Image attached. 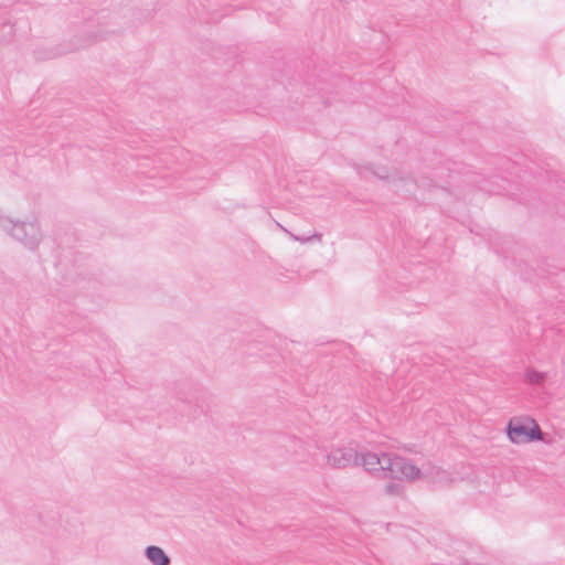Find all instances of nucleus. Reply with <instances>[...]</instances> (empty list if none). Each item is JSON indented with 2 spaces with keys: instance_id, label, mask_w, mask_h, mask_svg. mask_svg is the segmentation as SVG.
<instances>
[{
  "instance_id": "f257e3e1",
  "label": "nucleus",
  "mask_w": 565,
  "mask_h": 565,
  "mask_svg": "<svg viewBox=\"0 0 565 565\" xmlns=\"http://www.w3.org/2000/svg\"><path fill=\"white\" fill-rule=\"evenodd\" d=\"M384 471L381 478H390L396 481H415L420 478L422 470L407 458L395 454H388L382 458Z\"/></svg>"
},
{
  "instance_id": "f03ea898",
  "label": "nucleus",
  "mask_w": 565,
  "mask_h": 565,
  "mask_svg": "<svg viewBox=\"0 0 565 565\" xmlns=\"http://www.w3.org/2000/svg\"><path fill=\"white\" fill-rule=\"evenodd\" d=\"M2 230L30 250H35L42 241V232L38 222H15L9 218L4 220Z\"/></svg>"
},
{
  "instance_id": "7ed1b4c3",
  "label": "nucleus",
  "mask_w": 565,
  "mask_h": 565,
  "mask_svg": "<svg viewBox=\"0 0 565 565\" xmlns=\"http://www.w3.org/2000/svg\"><path fill=\"white\" fill-rule=\"evenodd\" d=\"M507 434L513 444L542 440L541 428L534 419H529L526 423L511 419L507 426Z\"/></svg>"
},
{
  "instance_id": "20e7f679",
  "label": "nucleus",
  "mask_w": 565,
  "mask_h": 565,
  "mask_svg": "<svg viewBox=\"0 0 565 565\" xmlns=\"http://www.w3.org/2000/svg\"><path fill=\"white\" fill-rule=\"evenodd\" d=\"M328 462L338 469L360 466V452L351 446H342L328 455Z\"/></svg>"
},
{
  "instance_id": "39448f33",
  "label": "nucleus",
  "mask_w": 565,
  "mask_h": 565,
  "mask_svg": "<svg viewBox=\"0 0 565 565\" xmlns=\"http://www.w3.org/2000/svg\"><path fill=\"white\" fill-rule=\"evenodd\" d=\"M387 456L388 452H361L360 465L363 466L370 473L376 477H382L384 471V463H382V458Z\"/></svg>"
},
{
  "instance_id": "423d86ee",
  "label": "nucleus",
  "mask_w": 565,
  "mask_h": 565,
  "mask_svg": "<svg viewBox=\"0 0 565 565\" xmlns=\"http://www.w3.org/2000/svg\"><path fill=\"white\" fill-rule=\"evenodd\" d=\"M359 174L362 177V178H365V172H370L371 174H373L374 177H376L377 179H381V180H388L390 182L392 183H396L397 181L399 182H405L406 185L408 186H413L414 185V182L412 179H402L399 177H396V173L394 174H390L387 169L385 167H379L376 169H373L371 167H367L365 168L364 170H358Z\"/></svg>"
},
{
  "instance_id": "0eeeda50",
  "label": "nucleus",
  "mask_w": 565,
  "mask_h": 565,
  "mask_svg": "<svg viewBox=\"0 0 565 565\" xmlns=\"http://www.w3.org/2000/svg\"><path fill=\"white\" fill-rule=\"evenodd\" d=\"M145 555L147 559L153 565H170L171 558L163 551V548L157 545H149L145 550Z\"/></svg>"
},
{
  "instance_id": "6e6552de",
  "label": "nucleus",
  "mask_w": 565,
  "mask_h": 565,
  "mask_svg": "<svg viewBox=\"0 0 565 565\" xmlns=\"http://www.w3.org/2000/svg\"><path fill=\"white\" fill-rule=\"evenodd\" d=\"M525 381L533 385L542 384L546 377V374L534 369H527L525 371Z\"/></svg>"
},
{
  "instance_id": "1a4fd4ad",
  "label": "nucleus",
  "mask_w": 565,
  "mask_h": 565,
  "mask_svg": "<svg viewBox=\"0 0 565 565\" xmlns=\"http://www.w3.org/2000/svg\"><path fill=\"white\" fill-rule=\"evenodd\" d=\"M403 491V486L396 480L387 482L384 487V493L387 495H402Z\"/></svg>"
},
{
  "instance_id": "9d476101",
  "label": "nucleus",
  "mask_w": 565,
  "mask_h": 565,
  "mask_svg": "<svg viewBox=\"0 0 565 565\" xmlns=\"http://www.w3.org/2000/svg\"><path fill=\"white\" fill-rule=\"evenodd\" d=\"M291 236H292V238H294L295 241H299V242H301V243L309 242V241H310V239H312V238L321 239V234H320V233H315V234H313L312 236H310V237H300V236H295V235H291Z\"/></svg>"
},
{
  "instance_id": "9b49d317",
  "label": "nucleus",
  "mask_w": 565,
  "mask_h": 565,
  "mask_svg": "<svg viewBox=\"0 0 565 565\" xmlns=\"http://www.w3.org/2000/svg\"><path fill=\"white\" fill-rule=\"evenodd\" d=\"M10 217L9 216H6L3 215L1 212H0V226L1 228L4 227V220H9Z\"/></svg>"
},
{
  "instance_id": "f8f14e48",
  "label": "nucleus",
  "mask_w": 565,
  "mask_h": 565,
  "mask_svg": "<svg viewBox=\"0 0 565 565\" xmlns=\"http://www.w3.org/2000/svg\"><path fill=\"white\" fill-rule=\"evenodd\" d=\"M6 29H9V31H8V32L11 34V33H12V30H13V26H12V25H10V24H4V25H3V28H2L3 32L6 31Z\"/></svg>"
},
{
  "instance_id": "ddd939ff",
  "label": "nucleus",
  "mask_w": 565,
  "mask_h": 565,
  "mask_svg": "<svg viewBox=\"0 0 565 565\" xmlns=\"http://www.w3.org/2000/svg\"><path fill=\"white\" fill-rule=\"evenodd\" d=\"M54 54H46L44 56H41V55H36V58H50V57H53Z\"/></svg>"
}]
</instances>
